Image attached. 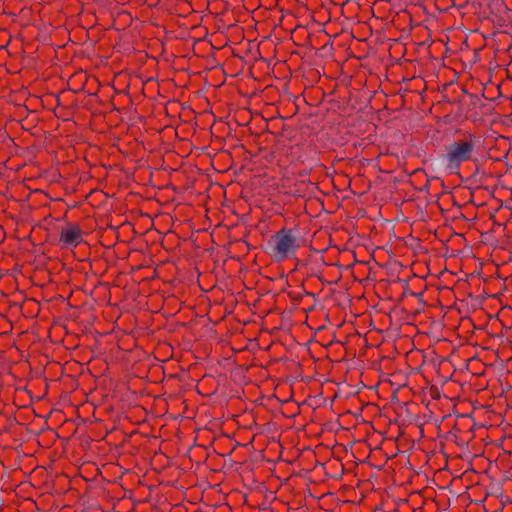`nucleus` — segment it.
<instances>
[{
  "mask_svg": "<svg viewBox=\"0 0 512 512\" xmlns=\"http://www.w3.org/2000/svg\"><path fill=\"white\" fill-rule=\"evenodd\" d=\"M83 241V231L77 223H66L60 230L58 244L61 248L77 247Z\"/></svg>",
  "mask_w": 512,
  "mask_h": 512,
  "instance_id": "nucleus-3",
  "label": "nucleus"
},
{
  "mask_svg": "<svg viewBox=\"0 0 512 512\" xmlns=\"http://www.w3.org/2000/svg\"><path fill=\"white\" fill-rule=\"evenodd\" d=\"M476 142V137L470 134L451 143L446 148V153L443 156L446 168L455 171L459 169L462 163L470 161L476 147Z\"/></svg>",
  "mask_w": 512,
  "mask_h": 512,
  "instance_id": "nucleus-2",
  "label": "nucleus"
},
{
  "mask_svg": "<svg viewBox=\"0 0 512 512\" xmlns=\"http://www.w3.org/2000/svg\"><path fill=\"white\" fill-rule=\"evenodd\" d=\"M270 255L282 262L295 256L300 247V238L296 229H281L269 240Z\"/></svg>",
  "mask_w": 512,
  "mask_h": 512,
  "instance_id": "nucleus-1",
  "label": "nucleus"
}]
</instances>
